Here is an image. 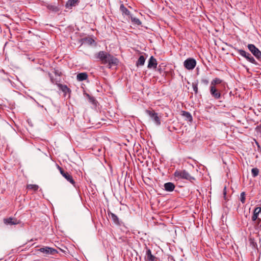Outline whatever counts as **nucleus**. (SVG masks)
Masks as SVG:
<instances>
[{
	"instance_id": "a878e982",
	"label": "nucleus",
	"mask_w": 261,
	"mask_h": 261,
	"mask_svg": "<svg viewBox=\"0 0 261 261\" xmlns=\"http://www.w3.org/2000/svg\"><path fill=\"white\" fill-rule=\"evenodd\" d=\"M251 173H252V176L253 177H255L259 174V170H258V169L257 168H252V170H251Z\"/></svg>"
},
{
	"instance_id": "ddd939ff",
	"label": "nucleus",
	"mask_w": 261,
	"mask_h": 261,
	"mask_svg": "<svg viewBox=\"0 0 261 261\" xmlns=\"http://www.w3.org/2000/svg\"><path fill=\"white\" fill-rule=\"evenodd\" d=\"M80 0H68L65 5L67 9H71L72 7L76 6L79 4Z\"/></svg>"
},
{
	"instance_id": "473e14b6",
	"label": "nucleus",
	"mask_w": 261,
	"mask_h": 261,
	"mask_svg": "<svg viewBox=\"0 0 261 261\" xmlns=\"http://www.w3.org/2000/svg\"><path fill=\"white\" fill-rule=\"evenodd\" d=\"M223 197L224 198V199L225 200H227V198H226V187H224V189H223Z\"/></svg>"
},
{
	"instance_id": "6e6552de",
	"label": "nucleus",
	"mask_w": 261,
	"mask_h": 261,
	"mask_svg": "<svg viewBox=\"0 0 261 261\" xmlns=\"http://www.w3.org/2000/svg\"><path fill=\"white\" fill-rule=\"evenodd\" d=\"M210 92L212 97L216 99H219L221 97V90L219 87L210 86Z\"/></svg>"
},
{
	"instance_id": "c756f323",
	"label": "nucleus",
	"mask_w": 261,
	"mask_h": 261,
	"mask_svg": "<svg viewBox=\"0 0 261 261\" xmlns=\"http://www.w3.org/2000/svg\"><path fill=\"white\" fill-rule=\"evenodd\" d=\"M132 21L137 25H140L141 24V21L137 18H132Z\"/></svg>"
},
{
	"instance_id": "bb28decb",
	"label": "nucleus",
	"mask_w": 261,
	"mask_h": 261,
	"mask_svg": "<svg viewBox=\"0 0 261 261\" xmlns=\"http://www.w3.org/2000/svg\"><path fill=\"white\" fill-rule=\"evenodd\" d=\"M240 201L244 204L246 201V193L245 192H242L240 195Z\"/></svg>"
},
{
	"instance_id": "0eeeda50",
	"label": "nucleus",
	"mask_w": 261,
	"mask_h": 261,
	"mask_svg": "<svg viewBox=\"0 0 261 261\" xmlns=\"http://www.w3.org/2000/svg\"><path fill=\"white\" fill-rule=\"evenodd\" d=\"M237 50L240 55L245 58L248 61H249L252 64L255 65L257 64V62H256L255 60L252 56H251V55L249 53H247L245 50L242 49H238Z\"/></svg>"
},
{
	"instance_id": "e433bc0d",
	"label": "nucleus",
	"mask_w": 261,
	"mask_h": 261,
	"mask_svg": "<svg viewBox=\"0 0 261 261\" xmlns=\"http://www.w3.org/2000/svg\"><path fill=\"white\" fill-rule=\"evenodd\" d=\"M256 145H257V146L258 148H260V145H259V143H258L257 142H256Z\"/></svg>"
},
{
	"instance_id": "9b49d317",
	"label": "nucleus",
	"mask_w": 261,
	"mask_h": 261,
	"mask_svg": "<svg viewBox=\"0 0 261 261\" xmlns=\"http://www.w3.org/2000/svg\"><path fill=\"white\" fill-rule=\"evenodd\" d=\"M39 250L46 254H54L55 253L57 252V250L56 249L48 247L41 248Z\"/></svg>"
},
{
	"instance_id": "a211bd4d",
	"label": "nucleus",
	"mask_w": 261,
	"mask_h": 261,
	"mask_svg": "<svg viewBox=\"0 0 261 261\" xmlns=\"http://www.w3.org/2000/svg\"><path fill=\"white\" fill-rule=\"evenodd\" d=\"M223 83V81L218 77L215 78L211 83L210 86H214L215 87H218V85L219 84H222Z\"/></svg>"
},
{
	"instance_id": "f03ea898",
	"label": "nucleus",
	"mask_w": 261,
	"mask_h": 261,
	"mask_svg": "<svg viewBox=\"0 0 261 261\" xmlns=\"http://www.w3.org/2000/svg\"><path fill=\"white\" fill-rule=\"evenodd\" d=\"M175 177L178 179H183L190 181L193 182L195 180L194 177L191 176L190 174L185 170H176L174 173Z\"/></svg>"
},
{
	"instance_id": "4468645a",
	"label": "nucleus",
	"mask_w": 261,
	"mask_h": 261,
	"mask_svg": "<svg viewBox=\"0 0 261 261\" xmlns=\"http://www.w3.org/2000/svg\"><path fill=\"white\" fill-rule=\"evenodd\" d=\"M145 258L148 261H154L155 257L152 254L151 250L148 248H146Z\"/></svg>"
},
{
	"instance_id": "dca6fc26",
	"label": "nucleus",
	"mask_w": 261,
	"mask_h": 261,
	"mask_svg": "<svg viewBox=\"0 0 261 261\" xmlns=\"http://www.w3.org/2000/svg\"><path fill=\"white\" fill-rule=\"evenodd\" d=\"M108 214L109 217L112 219L114 223H115L116 224L119 225L120 224V222H119V218L115 214H114L111 212H108Z\"/></svg>"
},
{
	"instance_id": "6ab92c4d",
	"label": "nucleus",
	"mask_w": 261,
	"mask_h": 261,
	"mask_svg": "<svg viewBox=\"0 0 261 261\" xmlns=\"http://www.w3.org/2000/svg\"><path fill=\"white\" fill-rule=\"evenodd\" d=\"M181 115L185 118L187 121L190 122L192 121V116L189 112L182 111Z\"/></svg>"
},
{
	"instance_id": "423d86ee",
	"label": "nucleus",
	"mask_w": 261,
	"mask_h": 261,
	"mask_svg": "<svg viewBox=\"0 0 261 261\" xmlns=\"http://www.w3.org/2000/svg\"><path fill=\"white\" fill-rule=\"evenodd\" d=\"M184 65L187 69L192 70L196 65V61L194 59L189 58L184 61Z\"/></svg>"
},
{
	"instance_id": "1a4fd4ad",
	"label": "nucleus",
	"mask_w": 261,
	"mask_h": 261,
	"mask_svg": "<svg viewBox=\"0 0 261 261\" xmlns=\"http://www.w3.org/2000/svg\"><path fill=\"white\" fill-rule=\"evenodd\" d=\"M4 223L6 225H16L20 223V221L18 220L15 218L9 217L8 218H4L3 220Z\"/></svg>"
},
{
	"instance_id": "4be33fe9",
	"label": "nucleus",
	"mask_w": 261,
	"mask_h": 261,
	"mask_svg": "<svg viewBox=\"0 0 261 261\" xmlns=\"http://www.w3.org/2000/svg\"><path fill=\"white\" fill-rule=\"evenodd\" d=\"M120 10L122 13V14L128 16L130 15L129 11L122 4L120 7Z\"/></svg>"
},
{
	"instance_id": "b1692460",
	"label": "nucleus",
	"mask_w": 261,
	"mask_h": 261,
	"mask_svg": "<svg viewBox=\"0 0 261 261\" xmlns=\"http://www.w3.org/2000/svg\"><path fill=\"white\" fill-rule=\"evenodd\" d=\"M27 188L33 191H36L38 190L39 186L37 185L29 184L27 186Z\"/></svg>"
},
{
	"instance_id": "c9c22d12",
	"label": "nucleus",
	"mask_w": 261,
	"mask_h": 261,
	"mask_svg": "<svg viewBox=\"0 0 261 261\" xmlns=\"http://www.w3.org/2000/svg\"><path fill=\"white\" fill-rule=\"evenodd\" d=\"M158 70L160 72V73H161L162 69H161V68H160V66L159 67Z\"/></svg>"
},
{
	"instance_id": "7ed1b4c3",
	"label": "nucleus",
	"mask_w": 261,
	"mask_h": 261,
	"mask_svg": "<svg viewBox=\"0 0 261 261\" xmlns=\"http://www.w3.org/2000/svg\"><path fill=\"white\" fill-rule=\"evenodd\" d=\"M146 113L150 117V118L154 121L157 125H160L161 122V116L158 115V114L156 113L154 110L151 109L149 110H145Z\"/></svg>"
},
{
	"instance_id": "39448f33",
	"label": "nucleus",
	"mask_w": 261,
	"mask_h": 261,
	"mask_svg": "<svg viewBox=\"0 0 261 261\" xmlns=\"http://www.w3.org/2000/svg\"><path fill=\"white\" fill-rule=\"evenodd\" d=\"M248 48L258 60L261 61V51L254 44H248Z\"/></svg>"
},
{
	"instance_id": "f3484780",
	"label": "nucleus",
	"mask_w": 261,
	"mask_h": 261,
	"mask_svg": "<svg viewBox=\"0 0 261 261\" xmlns=\"http://www.w3.org/2000/svg\"><path fill=\"white\" fill-rule=\"evenodd\" d=\"M46 7L47 9L54 12H57L60 10L58 5L53 4H47L46 5Z\"/></svg>"
},
{
	"instance_id": "f704fd0d",
	"label": "nucleus",
	"mask_w": 261,
	"mask_h": 261,
	"mask_svg": "<svg viewBox=\"0 0 261 261\" xmlns=\"http://www.w3.org/2000/svg\"><path fill=\"white\" fill-rule=\"evenodd\" d=\"M256 130H259V131L261 133V126H257L256 128Z\"/></svg>"
},
{
	"instance_id": "20e7f679",
	"label": "nucleus",
	"mask_w": 261,
	"mask_h": 261,
	"mask_svg": "<svg viewBox=\"0 0 261 261\" xmlns=\"http://www.w3.org/2000/svg\"><path fill=\"white\" fill-rule=\"evenodd\" d=\"M61 175L70 183L73 186H75V182L74 181L72 175L68 172L65 171L62 168L58 165L57 167Z\"/></svg>"
},
{
	"instance_id": "393cba45",
	"label": "nucleus",
	"mask_w": 261,
	"mask_h": 261,
	"mask_svg": "<svg viewBox=\"0 0 261 261\" xmlns=\"http://www.w3.org/2000/svg\"><path fill=\"white\" fill-rule=\"evenodd\" d=\"M49 76L50 77V80L53 84H56L57 86L58 84H60L59 83H58L60 82V80H58L56 78H54L50 73H49Z\"/></svg>"
},
{
	"instance_id": "f257e3e1",
	"label": "nucleus",
	"mask_w": 261,
	"mask_h": 261,
	"mask_svg": "<svg viewBox=\"0 0 261 261\" xmlns=\"http://www.w3.org/2000/svg\"><path fill=\"white\" fill-rule=\"evenodd\" d=\"M96 58L99 59L102 64H108V67L111 68L113 66H117L118 64L119 60L109 53L103 51H100L98 53Z\"/></svg>"
},
{
	"instance_id": "7c9ffc66",
	"label": "nucleus",
	"mask_w": 261,
	"mask_h": 261,
	"mask_svg": "<svg viewBox=\"0 0 261 261\" xmlns=\"http://www.w3.org/2000/svg\"><path fill=\"white\" fill-rule=\"evenodd\" d=\"M89 101L92 102L93 104H95L96 103V100L95 99L94 97L93 96H90L89 94L87 95Z\"/></svg>"
},
{
	"instance_id": "aec40b11",
	"label": "nucleus",
	"mask_w": 261,
	"mask_h": 261,
	"mask_svg": "<svg viewBox=\"0 0 261 261\" xmlns=\"http://www.w3.org/2000/svg\"><path fill=\"white\" fill-rule=\"evenodd\" d=\"M76 78L78 81H83L88 78V75L86 72L80 73L77 75Z\"/></svg>"
},
{
	"instance_id": "9d476101",
	"label": "nucleus",
	"mask_w": 261,
	"mask_h": 261,
	"mask_svg": "<svg viewBox=\"0 0 261 261\" xmlns=\"http://www.w3.org/2000/svg\"><path fill=\"white\" fill-rule=\"evenodd\" d=\"M58 87L64 93L65 97L66 96V95L67 94H68V97H70V94L71 92V90L66 85H63L61 84H58Z\"/></svg>"
},
{
	"instance_id": "cd10ccee",
	"label": "nucleus",
	"mask_w": 261,
	"mask_h": 261,
	"mask_svg": "<svg viewBox=\"0 0 261 261\" xmlns=\"http://www.w3.org/2000/svg\"><path fill=\"white\" fill-rule=\"evenodd\" d=\"M249 242L250 243V245L252 246V247L256 248L257 247L256 243L255 242L254 238H249Z\"/></svg>"
},
{
	"instance_id": "72a5a7b5",
	"label": "nucleus",
	"mask_w": 261,
	"mask_h": 261,
	"mask_svg": "<svg viewBox=\"0 0 261 261\" xmlns=\"http://www.w3.org/2000/svg\"><path fill=\"white\" fill-rule=\"evenodd\" d=\"M54 73L56 75H57L58 76H60L61 75V72H59L58 70H55V71H54Z\"/></svg>"
},
{
	"instance_id": "5701e85b",
	"label": "nucleus",
	"mask_w": 261,
	"mask_h": 261,
	"mask_svg": "<svg viewBox=\"0 0 261 261\" xmlns=\"http://www.w3.org/2000/svg\"><path fill=\"white\" fill-rule=\"evenodd\" d=\"M145 58L143 56H140L136 62V66H142L144 64Z\"/></svg>"
},
{
	"instance_id": "f8f14e48",
	"label": "nucleus",
	"mask_w": 261,
	"mask_h": 261,
	"mask_svg": "<svg viewBox=\"0 0 261 261\" xmlns=\"http://www.w3.org/2000/svg\"><path fill=\"white\" fill-rule=\"evenodd\" d=\"M157 67V61L156 59H155L153 56H151L149 61L147 67L148 68H153L155 69Z\"/></svg>"
},
{
	"instance_id": "2eb2a0df",
	"label": "nucleus",
	"mask_w": 261,
	"mask_h": 261,
	"mask_svg": "<svg viewBox=\"0 0 261 261\" xmlns=\"http://www.w3.org/2000/svg\"><path fill=\"white\" fill-rule=\"evenodd\" d=\"M165 190L168 192H172L175 189V185L173 183L168 182L164 184Z\"/></svg>"
},
{
	"instance_id": "2f4dec72",
	"label": "nucleus",
	"mask_w": 261,
	"mask_h": 261,
	"mask_svg": "<svg viewBox=\"0 0 261 261\" xmlns=\"http://www.w3.org/2000/svg\"><path fill=\"white\" fill-rule=\"evenodd\" d=\"M201 82L205 85H207L208 84V80L206 79H202Z\"/></svg>"
},
{
	"instance_id": "c85d7f7f",
	"label": "nucleus",
	"mask_w": 261,
	"mask_h": 261,
	"mask_svg": "<svg viewBox=\"0 0 261 261\" xmlns=\"http://www.w3.org/2000/svg\"><path fill=\"white\" fill-rule=\"evenodd\" d=\"M192 87H193V90L194 91L195 94L197 95L198 94V84H197V83H192Z\"/></svg>"
},
{
	"instance_id": "412c9836",
	"label": "nucleus",
	"mask_w": 261,
	"mask_h": 261,
	"mask_svg": "<svg viewBox=\"0 0 261 261\" xmlns=\"http://www.w3.org/2000/svg\"><path fill=\"white\" fill-rule=\"evenodd\" d=\"M83 43L88 45H92L94 42V40L91 37H85L82 39Z\"/></svg>"
}]
</instances>
